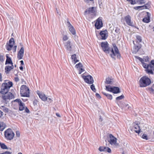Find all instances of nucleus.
I'll return each mask as SVG.
<instances>
[{
	"mask_svg": "<svg viewBox=\"0 0 154 154\" xmlns=\"http://www.w3.org/2000/svg\"><path fill=\"white\" fill-rule=\"evenodd\" d=\"M101 47L103 50L106 54H109L110 51L111 53L110 55L112 58L115 59V56L119 58L120 54L119 53V50L115 44L113 45V48L111 50L109 47V45L107 42H102L101 43Z\"/></svg>",
	"mask_w": 154,
	"mask_h": 154,
	"instance_id": "f257e3e1",
	"label": "nucleus"
},
{
	"mask_svg": "<svg viewBox=\"0 0 154 154\" xmlns=\"http://www.w3.org/2000/svg\"><path fill=\"white\" fill-rule=\"evenodd\" d=\"M12 103L13 106L15 109H17L19 108V110L23 111L25 109V105L20 99H16L13 101Z\"/></svg>",
	"mask_w": 154,
	"mask_h": 154,
	"instance_id": "f03ea898",
	"label": "nucleus"
},
{
	"mask_svg": "<svg viewBox=\"0 0 154 154\" xmlns=\"http://www.w3.org/2000/svg\"><path fill=\"white\" fill-rule=\"evenodd\" d=\"M13 83L11 82H9L7 83H4L2 84L0 93L2 95L9 92L10 88L13 85Z\"/></svg>",
	"mask_w": 154,
	"mask_h": 154,
	"instance_id": "7ed1b4c3",
	"label": "nucleus"
},
{
	"mask_svg": "<svg viewBox=\"0 0 154 154\" xmlns=\"http://www.w3.org/2000/svg\"><path fill=\"white\" fill-rule=\"evenodd\" d=\"M139 82L140 86L144 87L149 85L151 83V81L149 78L146 76H144L140 78Z\"/></svg>",
	"mask_w": 154,
	"mask_h": 154,
	"instance_id": "20e7f679",
	"label": "nucleus"
},
{
	"mask_svg": "<svg viewBox=\"0 0 154 154\" xmlns=\"http://www.w3.org/2000/svg\"><path fill=\"white\" fill-rule=\"evenodd\" d=\"M29 90L25 85H22L20 88V94L21 96L29 97H30Z\"/></svg>",
	"mask_w": 154,
	"mask_h": 154,
	"instance_id": "39448f33",
	"label": "nucleus"
},
{
	"mask_svg": "<svg viewBox=\"0 0 154 154\" xmlns=\"http://www.w3.org/2000/svg\"><path fill=\"white\" fill-rule=\"evenodd\" d=\"M14 38H11L9 42L6 43L5 45L6 49L8 51H10L11 50L12 48H13V52H15L16 51L17 46L15 45L14 46Z\"/></svg>",
	"mask_w": 154,
	"mask_h": 154,
	"instance_id": "423d86ee",
	"label": "nucleus"
},
{
	"mask_svg": "<svg viewBox=\"0 0 154 154\" xmlns=\"http://www.w3.org/2000/svg\"><path fill=\"white\" fill-rule=\"evenodd\" d=\"M84 14L86 16H90L91 17L93 18L96 15V9L94 7L89 8L85 11Z\"/></svg>",
	"mask_w": 154,
	"mask_h": 154,
	"instance_id": "0eeeda50",
	"label": "nucleus"
},
{
	"mask_svg": "<svg viewBox=\"0 0 154 154\" xmlns=\"http://www.w3.org/2000/svg\"><path fill=\"white\" fill-rule=\"evenodd\" d=\"M5 137L8 140H11L13 139L14 134L11 129H8L4 132Z\"/></svg>",
	"mask_w": 154,
	"mask_h": 154,
	"instance_id": "6e6552de",
	"label": "nucleus"
},
{
	"mask_svg": "<svg viewBox=\"0 0 154 154\" xmlns=\"http://www.w3.org/2000/svg\"><path fill=\"white\" fill-rule=\"evenodd\" d=\"M1 97L4 101L6 102L8 100L14 98V96L12 93L9 92L8 93L2 94Z\"/></svg>",
	"mask_w": 154,
	"mask_h": 154,
	"instance_id": "1a4fd4ad",
	"label": "nucleus"
},
{
	"mask_svg": "<svg viewBox=\"0 0 154 154\" xmlns=\"http://www.w3.org/2000/svg\"><path fill=\"white\" fill-rule=\"evenodd\" d=\"M143 67L146 69L145 71L146 72L149 74H153L154 71V66L147 64H143Z\"/></svg>",
	"mask_w": 154,
	"mask_h": 154,
	"instance_id": "9d476101",
	"label": "nucleus"
},
{
	"mask_svg": "<svg viewBox=\"0 0 154 154\" xmlns=\"http://www.w3.org/2000/svg\"><path fill=\"white\" fill-rule=\"evenodd\" d=\"M81 76L86 83L89 84H92L94 83L93 78L91 75L85 76L82 75Z\"/></svg>",
	"mask_w": 154,
	"mask_h": 154,
	"instance_id": "9b49d317",
	"label": "nucleus"
},
{
	"mask_svg": "<svg viewBox=\"0 0 154 154\" xmlns=\"http://www.w3.org/2000/svg\"><path fill=\"white\" fill-rule=\"evenodd\" d=\"M109 138L108 141L110 144L112 145H116L117 144V139L111 134L109 135Z\"/></svg>",
	"mask_w": 154,
	"mask_h": 154,
	"instance_id": "f8f14e48",
	"label": "nucleus"
},
{
	"mask_svg": "<svg viewBox=\"0 0 154 154\" xmlns=\"http://www.w3.org/2000/svg\"><path fill=\"white\" fill-rule=\"evenodd\" d=\"M101 18H102L99 17L96 21L95 26L97 29H100L102 26L103 23Z\"/></svg>",
	"mask_w": 154,
	"mask_h": 154,
	"instance_id": "ddd939ff",
	"label": "nucleus"
},
{
	"mask_svg": "<svg viewBox=\"0 0 154 154\" xmlns=\"http://www.w3.org/2000/svg\"><path fill=\"white\" fill-rule=\"evenodd\" d=\"M36 93L39 96V97L42 101H45L47 100V97L44 93L41 92L39 91H37Z\"/></svg>",
	"mask_w": 154,
	"mask_h": 154,
	"instance_id": "4468645a",
	"label": "nucleus"
},
{
	"mask_svg": "<svg viewBox=\"0 0 154 154\" xmlns=\"http://www.w3.org/2000/svg\"><path fill=\"white\" fill-rule=\"evenodd\" d=\"M67 26H68L69 30L72 34L75 35L76 34V31L75 29L71 24L69 21H67Z\"/></svg>",
	"mask_w": 154,
	"mask_h": 154,
	"instance_id": "2eb2a0df",
	"label": "nucleus"
},
{
	"mask_svg": "<svg viewBox=\"0 0 154 154\" xmlns=\"http://www.w3.org/2000/svg\"><path fill=\"white\" fill-rule=\"evenodd\" d=\"M125 19L126 23L128 25L133 26V23L131 21V17L129 15H128L125 17Z\"/></svg>",
	"mask_w": 154,
	"mask_h": 154,
	"instance_id": "dca6fc26",
	"label": "nucleus"
},
{
	"mask_svg": "<svg viewBox=\"0 0 154 154\" xmlns=\"http://www.w3.org/2000/svg\"><path fill=\"white\" fill-rule=\"evenodd\" d=\"M24 48L23 47H22L18 52L17 55V58L19 60L22 59L24 55Z\"/></svg>",
	"mask_w": 154,
	"mask_h": 154,
	"instance_id": "f3484780",
	"label": "nucleus"
},
{
	"mask_svg": "<svg viewBox=\"0 0 154 154\" xmlns=\"http://www.w3.org/2000/svg\"><path fill=\"white\" fill-rule=\"evenodd\" d=\"M82 65L81 63L76 64L75 66V67L79 70V74H81L82 72L85 71L84 69L82 68Z\"/></svg>",
	"mask_w": 154,
	"mask_h": 154,
	"instance_id": "a211bd4d",
	"label": "nucleus"
},
{
	"mask_svg": "<svg viewBox=\"0 0 154 154\" xmlns=\"http://www.w3.org/2000/svg\"><path fill=\"white\" fill-rule=\"evenodd\" d=\"M100 35L101 37V39L105 40L106 39L108 36L107 31L106 30L101 31Z\"/></svg>",
	"mask_w": 154,
	"mask_h": 154,
	"instance_id": "6ab92c4d",
	"label": "nucleus"
},
{
	"mask_svg": "<svg viewBox=\"0 0 154 154\" xmlns=\"http://www.w3.org/2000/svg\"><path fill=\"white\" fill-rule=\"evenodd\" d=\"M147 17H144L143 19V21L146 23H148L150 22V17L151 14L148 12H146Z\"/></svg>",
	"mask_w": 154,
	"mask_h": 154,
	"instance_id": "aec40b11",
	"label": "nucleus"
},
{
	"mask_svg": "<svg viewBox=\"0 0 154 154\" xmlns=\"http://www.w3.org/2000/svg\"><path fill=\"white\" fill-rule=\"evenodd\" d=\"M65 46L67 50L70 52L72 50V45L71 42L69 41H68L66 43Z\"/></svg>",
	"mask_w": 154,
	"mask_h": 154,
	"instance_id": "412c9836",
	"label": "nucleus"
},
{
	"mask_svg": "<svg viewBox=\"0 0 154 154\" xmlns=\"http://www.w3.org/2000/svg\"><path fill=\"white\" fill-rule=\"evenodd\" d=\"M135 130V131L137 133L139 134L140 131V126L138 124L134 123L133 124Z\"/></svg>",
	"mask_w": 154,
	"mask_h": 154,
	"instance_id": "4be33fe9",
	"label": "nucleus"
},
{
	"mask_svg": "<svg viewBox=\"0 0 154 154\" xmlns=\"http://www.w3.org/2000/svg\"><path fill=\"white\" fill-rule=\"evenodd\" d=\"M112 91L111 92L114 94H118L120 92V89L119 88L116 87H112Z\"/></svg>",
	"mask_w": 154,
	"mask_h": 154,
	"instance_id": "5701e85b",
	"label": "nucleus"
},
{
	"mask_svg": "<svg viewBox=\"0 0 154 154\" xmlns=\"http://www.w3.org/2000/svg\"><path fill=\"white\" fill-rule=\"evenodd\" d=\"M14 68L13 64H11V66H6L5 67V72H10L12 69H13Z\"/></svg>",
	"mask_w": 154,
	"mask_h": 154,
	"instance_id": "b1692460",
	"label": "nucleus"
},
{
	"mask_svg": "<svg viewBox=\"0 0 154 154\" xmlns=\"http://www.w3.org/2000/svg\"><path fill=\"white\" fill-rule=\"evenodd\" d=\"M6 60L5 62V64H13V63L12 61V60L10 57H9L8 54L6 55Z\"/></svg>",
	"mask_w": 154,
	"mask_h": 154,
	"instance_id": "393cba45",
	"label": "nucleus"
},
{
	"mask_svg": "<svg viewBox=\"0 0 154 154\" xmlns=\"http://www.w3.org/2000/svg\"><path fill=\"white\" fill-rule=\"evenodd\" d=\"M6 127V125L4 122H0V131H3Z\"/></svg>",
	"mask_w": 154,
	"mask_h": 154,
	"instance_id": "a878e982",
	"label": "nucleus"
},
{
	"mask_svg": "<svg viewBox=\"0 0 154 154\" xmlns=\"http://www.w3.org/2000/svg\"><path fill=\"white\" fill-rule=\"evenodd\" d=\"M105 82L106 84L112 85L113 83V79L109 77L107 78L106 79Z\"/></svg>",
	"mask_w": 154,
	"mask_h": 154,
	"instance_id": "bb28decb",
	"label": "nucleus"
},
{
	"mask_svg": "<svg viewBox=\"0 0 154 154\" xmlns=\"http://www.w3.org/2000/svg\"><path fill=\"white\" fill-rule=\"evenodd\" d=\"M118 105L122 109L125 108L128 106V104L124 102H121Z\"/></svg>",
	"mask_w": 154,
	"mask_h": 154,
	"instance_id": "cd10ccee",
	"label": "nucleus"
},
{
	"mask_svg": "<svg viewBox=\"0 0 154 154\" xmlns=\"http://www.w3.org/2000/svg\"><path fill=\"white\" fill-rule=\"evenodd\" d=\"M102 93L103 94L105 95L108 99L110 100H112V95L107 94L104 92H102Z\"/></svg>",
	"mask_w": 154,
	"mask_h": 154,
	"instance_id": "c85d7f7f",
	"label": "nucleus"
},
{
	"mask_svg": "<svg viewBox=\"0 0 154 154\" xmlns=\"http://www.w3.org/2000/svg\"><path fill=\"white\" fill-rule=\"evenodd\" d=\"M0 108L5 113H7L8 112V109L4 106H0Z\"/></svg>",
	"mask_w": 154,
	"mask_h": 154,
	"instance_id": "c756f323",
	"label": "nucleus"
},
{
	"mask_svg": "<svg viewBox=\"0 0 154 154\" xmlns=\"http://www.w3.org/2000/svg\"><path fill=\"white\" fill-rule=\"evenodd\" d=\"M133 43L134 45V48L135 49V51H137L139 49L141 48V46L140 45L138 44V45H136L134 43V42L133 41Z\"/></svg>",
	"mask_w": 154,
	"mask_h": 154,
	"instance_id": "7c9ffc66",
	"label": "nucleus"
},
{
	"mask_svg": "<svg viewBox=\"0 0 154 154\" xmlns=\"http://www.w3.org/2000/svg\"><path fill=\"white\" fill-rule=\"evenodd\" d=\"M0 146L2 149H8V148L7 146L4 143L0 142Z\"/></svg>",
	"mask_w": 154,
	"mask_h": 154,
	"instance_id": "2f4dec72",
	"label": "nucleus"
},
{
	"mask_svg": "<svg viewBox=\"0 0 154 154\" xmlns=\"http://www.w3.org/2000/svg\"><path fill=\"white\" fill-rule=\"evenodd\" d=\"M76 55L75 54H74L72 55L71 58L72 60H73L75 62V63L78 62L79 60L77 59Z\"/></svg>",
	"mask_w": 154,
	"mask_h": 154,
	"instance_id": "473e14b6",
	"label": "nucleus"
},
{
	"mask_svg": "<svg viewBox=\"0 0 154 154\" xmlns=\"http://www.w3.org/2000/svg\"><path fill=\"white\" fill-rule=\"evenodd\" d=\"M136 2V3H139L140 4H142L145 3V0H134Z\"/></svg>",
	"mask_w": 154,
	"mask_h": 154,
	"instance_id": "72a5a7b5",
	"label": "nucleus"
},
{
	"mask_svg": "<svg viewBox=\"0 0 154 154\" xmlns=\"http://www.w3.org/2000/svg\"><path fill=\"white\" fill-rule=\"evenodd\" d=\"M135 57L136 58L138 59L142 63L143 66V64H146L144 63V60L142 58L137 56H135Z\"/></svg>",
	"mask_w": 154,
	"mask_h": 154,
	"instance_id": "f704fd0d",
	"label": "nucleus"
},
{
	"mask_svg": "<svg viewBox=\"0 0 154 154\" xmlns=\"http://www.w3.org/2000/svg\"><path fill=\"white\" fill-rule=\"evenodd\" d=\"M106 90L108 91L111 92L112 91V87H111L110 85L106 86Z\"/></svg>",
	"mask_w": 154,
	"mask_h": 154,
	"instance_id": "c9c22d12",
	"label": "nucleus"
},
{
	"mask_svg": "<svg viewBox=\"0 0 154 154\" xmlns=\"http://www.w3.org/2000/svg\"><path fill=\"white\" fill-rule=\"evenodd\" d=\"M104 151L107 152L109 153H110L111 152V149L107 147H104Z\"/></svg>",
	"mask_w": 154,
	"mask_h": 154,
	"instance_id": "e433bc0d",
	"label": "nucleus"
},
{
	"mask_svg": "<svg viewBox=\"0 0 154 154\" xmlns=\"http://www.w3.org/2000/svg\"><path fill=\"white\" fill-rule=\"evenodd\" d=\"M137 39V42H140L142 41V38L140 36L137 35L136 37Z\"/></svg>",
	"mask_w": 154,
	"mask_h": 154,
	"instance_id": "4c0bfd02",
	"label": "nucleus"
},
{
	"mask_svg": "<svg viewBox=\"0 0 154 154\" xmlns=\"http://www.w3.org/2000/svg\"><path fill=\"white\" fill-rule=\"evenodd\" d=\"M143 6H137V7H135L134 8L136 10H143Z\"/></svg>",
	"mask_w": 154,
	"mask_h": 154,
	"instance_id": "58836bf2",
	"label": "nucleus"
},
{
	"mask_svg": "<svg viewBox=\"0 0 154 154\" xmlns=\"http://www.w3.org/2000/svg\"><path fill=\"white\" fill-rule=\"evenodd\" d=\"M142 6H143V9H148L150 7V5L149 4H146L144 5H143Z\"/></svg>",
	"mask_w": 154,
	"mask_h": 154,
	"instance_id": "ea45409f",
	"label": "nucleus"
},
{
	"mask_svg": "<svg viewBox=\"0 0 154 154\" xmlns=\"http://www.w3.org/2000/svg\"><path fill=\"white\" fill-rule=\"evenodd\" d=\"M124 95H121L120 96L117 97L116 98V100H120L123 99L124 98Z\"/></svg>",
	"mask_w": 154,
	"mask_h": 154,
	"instance_id": "a19ab883",
	"label": "nucleus"
},
{
	"mask_svg": "<svg viewBox=\"0 0 154 154\" xmlns=\"http://www.w3.org/2000/svg\"><path fill=\"white\" fill-rule=\"evenodd\" d=\"M141 137L142 138L146 140H148V137L147 135L145 134H143L142 136Z\"/></svg>",
	"mask_w": 154,
	"mask_h": 154,
	"instance_id": "79ce46f5",
	"label": "nucleus"
},
{
	"mask_svg": "<svg viewBox=\"0 0 154 154\" xmlns=\"http://www.w3.org/2000/svg\"><path fill=\"white\" fill-rule=\"evenodd\" d=\"M148 91L152 94H154V89L152 88H150L148 89Z\"/></svg>",
	"mask_w": 154,
	"mask_h": 154,
	"instance_id": "37998d69",
	"label": "nucleus"
},
{
	"mask_svg": "<svg viewBox=\"0 0 154 154\" xmlns=\"http://www.w3.org/2000/svg\"><path fill=\"white\" fill-rule=\"evenodd\" d=\"M91 88L94 92H96V89L95 88V86L94 85L92 84L91 86Z\"/></svg>",
	"mask_w": 154,
	"mask_h": 154,
	"instance_id": "c03bdc74",
	"label": "nucleus"
},
{
	"mask_svg": "<svg viewBox=\"0 0 154 154\" xmlns=\"http://www.w3.org/2000/svg\"><path fill=\"white\" fill-rule=\"evenodd\" d=\"M4 60V56L2 54H0V61L1 62H3Z\"/></svg>",
	"mask_w": 154,
	"mask_h": 154,
	"instance_id": "a18cd8bd",
	"label": "nucleus"
},
{
	"mask_svg": "<svg viewBox=\"0 0 154 154\" xmlns=\"http://www.w3.org/2000/svg\"><path fill=\"white\" fill-rule=\"evenodd\" d=\"M63 40L64 41H66L68 39V37L66 35H64L63 37Z\"/></svg>",
	"mask_w": 154,
	"mask_h": 154,
	"instance_id": "49530a36",
	"label": "nucleus"
},
{
	"mask_svg": "<svg viewBox=\"0 0 154 154\" xmlns=\"http://www.w3.org/2000/svg\"><path fill=\"white\" fill-rule=\"evenodd\" d=\"M104 147L100 146L99 148V150L100 151H104Z\"/></svg>",
	"mask_w": 154,
	"mask_h": 154,
	"instance_id": "de8ad7c7",
	"label": "nucleus"
},
{
	"mask_svg": "<svg viewBox=\"0 0 154 154\" xmlns=\"http://www.w3.org/2000/svg\"><path fill=\"white\" fill-rule=\"evenodd\" d=\"M104 147L100 146L99 148V150L100 151H104Z\"/></svg>",
	"mask_w": 154,
	"mask_h": 154,
	"instance_id": "09e8293b",
	"label": "nucleus"
},
{
	"mask_svg": "<svg viewBox=\"0 0 154 154\" xmlns=\"http://www.w3.org/2000/svg\"><path fill=\"white\" fill-rule=\"evenodd\" d=\"M0 154H11V153L9 151H6L4 152L1 153Z\"/></svg>",
	"mask_w": 154,
	"mask_h": 154,
	"instance_id": "8fccbe9b",
	"label": "nucleus"
},
{
	"mask_svg": "<svg viewBox=\"0 0 154 154\" xmlns=\"http://www.w3.org/2000/svg\"><path fill=\"white\" fill-rule=\"evenodd\" d=\"M149 57H146L145 58H144V61H145L146 62L149 61Z\"/></svg>",
	"mask_w": 154,
	"mask_h": 154,
	"instance_id": "3c124183",
	"label": "nucleus"
},
{
	"mask_svg": "<svg viewBox=\"0 0 154 154\" xmlns=\"http://www.w3.org/2000/svg\"><path fill=\"white\" fill-rule=\"evenodd\" d=\"M46 101H47V102L49 103H51L52 101V100L51 98H48V97Z\"/></svg>",
	"mask_w": 154,
	"mask_h": 154,
	"instance_id": "603ef678",
	"label": "nucleus"
},
{
	"mask_svg": "<svg viewBox=\"0 0 154 154\" xmlns=\"http://www.w3.org/2000/svg\"><path fill=\"white\" fill-rule=\"evenodd\" d=\"M149 65L154 66V60H152L151 61V63L149 64Z\"/></svg>",
	"mask_w": 154,
	"mask_h": 154,
	"instance_id": "864d4df0",
	"label": "nucleus"
},
{
	"mask_svg": "<svg viewBox=\"0 0 154 154\" xmlns=\"http://www.w3.org/2000/svg\"><path fill=\"white\" fill-rule=\"evenodd\" d=\"M25 111L26 112L29 113V110L27 108V107H25Z\"/></svg>",
	"mask_w": 154,
	"mask_h": 154,
	"instance_id": "5fc2aeb1",
	"label": "nucleus"
},
{
	"mask_svg": "<svg viewBox=\"0 0 154 154\" xmlns=\"http://www.w3.org/2000/svg\"><path fill=\"white\" fill-rule=\"evenodd\" d=\"M2 74L0 73V82H2Z\"/></svg>",
	"mask_w": 154,
	"mask_h": 154,
	"instance_id": "6e6d98bb",
	"label": "nucleus"
},
{
	"mask_svg": "<svg viewBox=\"0 0 154 154\" xmlns=\"http://www.w3.org/2000/svg\"><path fill=\"white\" fill-rule=\"evenodd\" d=\"M3 115V112L2 111L0 110V118H2Z\"/></svg>",
	"mask_w": 154,
	"mask_h": 154,
	"instance_id": "4d7b16f0",
	"label": "nucleus"
},
{
	"mask_svg": "<svg viewBox=\"0 0 154 154\" xmlns=\"http://www.w3.org/2000/svg\"><path fill=\"white\" fill-rule=\"evenodd\" d=\"M128 106V109L131 110L132 109V106L131 105H130L129 106L128 105V106Z\"/></svg>",
	"mask_w": 154,
	"mask_h": 154,
	"instance_id": "13d9d810",
	"label": "nucleus"
},
{
	"mask_svg": "<svg viewBox=\"0 0 154 154\" xmlns=\"http://www.w3.org/2000/svg\"><path fill=\"white\" fill-rule=\"evenodd\" d=\"M16 134L17 136V137H19L20 136V133L19 131H17L16 132Z\"/></svg>",
	"mask_w": 154,
	"mask_h": 154,
	"instance_id": "bf43d9fd",
	"label": "nucleus"
},
{
	"mask_svg": "<svg viewBox=\"0 0 154 154\" xmlns=\"http://www.w3.org/2000/svg\"><path fill=\"white\" fill-rule=\"evenodd\" d=\"M119 29L118 28H116V29L115 30V31L117 33H119Z\"/></svg>",
	"mask_w": 154,
	"mask_h": 154,
	"instance_id": "052dcab7",
	"label": "nucleus"
},
{
	"mask_svg": "<svg viewBox=\"0 0 154 154\" xmlns=\"http://www.w3.org/2000/svg\"><path fill=\"white\" fill-rule=\"evenodd\" d=\"M94 0H84V2L87 3L89 2L90 1H93Z\"/></svg>",
	"mask_w": 154,
	"mask_h": 154,
	"instance_id": "680f3d73",
	"label": "nucleus"
},
{
	"mask_svg": "<svg viewBox=\"0 0 154 154\" xmlns=\"http://www.w3.org/2000/svg\"><path fill=\"white\" fill-rule=\"evenodd\" d=\"M96 95L97 97L100 98H101V97L100 96V95L97 93H96Z\"/></svg>",
	"mask_w": 154,
	"mask_h": 154,
	"instance_id": "e2e57ef3",
	"label": "nucleus"
},
{
	"mask_svg": "<svg viewBox=\"0 0 154 154\" xmlns=\"http://www.w3.org/2000/svg\"><path fill=\"white\" fill-rule=\"evenodd\" d=\"M14 79H15V81L16 82H18V81H19V78L17 77L15 78Z\"/></svg>",
	"mask_w": 154,
	"mask_h": 154,
	"instance_id": "0e129e2a",
	"label": "nucleus"
},
{
	"mask_svg": "<svg viewBox=\"0 0 154 154\" xmlns=\"http://www.w3.org/2000/svg\"><path fill=\"white\" fill-rule=\"evenodd\" d=\"M20 63H21V64L22 65H24V63L23 60H22L20 61Z\"/></svg>",
	"mask_w": 154,
	"mask_h": 154,
	"instance_id": "69168bd1",
	"label": "nucleus"
},
{
	"mask_svg": "<svg viewBox=\"0 0 154 154\" xmlns=\"http://www.w3.org/2000/svg\"><path fill=\"white\" fill-rule=\"evenodd\" d=\"M20 69L21 70H23V67L21 66H20Z\"/></svg>",
	"mask_w": 154,
	"mask_h": 154,
	"instance_id": "338daca9",
	"label": "nucleus"
},
{
	"mask_svg": "<svg viewBox=\"0 0 154 154\" xmlns=\"http://www.w3.org/2000/svg\"><path fill=\"white\" fill-rule=\"evenodd\" d=\"M99 120L100 121H102V119L101 118V117L100 116V119H99Z\"/></svg>",
	"mask_w": 154,
	"mask_h": 154,
	"instance_id": "774afa93",
	"label": "nucleus"
}]
</instances>
